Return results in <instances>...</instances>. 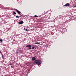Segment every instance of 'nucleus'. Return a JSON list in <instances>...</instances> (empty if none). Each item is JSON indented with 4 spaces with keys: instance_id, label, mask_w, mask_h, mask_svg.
I'll return each mask as SVG.
<instances>
[{
    "instance_id": "nucleus-17",
    "label": "nucleus",
    "mask_w": 76,
    "mask_h": 76,
    "mask_svg": "<svg viewBox=\"0 0 76 76\" xmlns=\"http://www.w3.org/2000/svg\"><path fill=\"white\" fill-rule=\"evenodd\" d=\"M1 53V50H0V53Z\"/></svg>"
},
{
    "instance_id": "nucleus-12",
    "label": "nucleus",
    "mask_w": 76,
    "mask_h": 76,
    "mask_svg": "<svg viewBox=\"0 0 76 76\" xmlns=\"http://www.w3.org/2000/svg\"><path fill=\"white\" fill-rule=\"evenodd\" d=\"M0 41L1 42H3V40H2V39H0Z\"/></svg>"
},
{
    "instance_id": "nucleus-5",
    "label": "nucleus",
    "mask_w": 76,
    "mask_h": 76,
    "mask_svg": "<svg viewBox=\"0 0 76 76\" xmlns=\"http://www.w3.org/2000/svg\"><path fill=\"white\" fill-rule=\"evenodd\" d=\"M18 23H19V24H23V22L22 20L20 22H19Z\"/></svg>"
},
{
    "instance_id": "nucleus-11",
    "label": "nucleus",
    "mask_w": 76,
    "mask_h": 76,
    "mask_svg": "<svg viewBox=\"0 0 76 76\" xmlns=\"http://www.w3.org/2000/svg\"><path fill=\"white\" fill-rule=\"evenodd\" d=\"M20 17V16H19V17H18V15H17L16 16V18H19V17Z\"/></svg>"
},
{
    "instance_id": "nucleus-15",
    "label": "nucleus",
    "mask_w": 76,
    "mask_h": 76,
    "mask_svg": "<svg viewBox=\"0 0 76 76\" xmlns=\"http://www.w3.org/2000/svg\"><path fill=\"white\" fill-rule=\"evenodd\" d=\"M10 65H11V66H12V64L11 63H10Z\"/></svg>"
},
{
    "instance_id": "nucleus-2",
    "label": "nucleus",
    "mask_w": 76,
    "mask_h": 76,
    "mask_svg": "<svg viewBox=\"0 0 76 76\" xmlns=\"http://www.w3.org/2000/svg\"><path fill=\"white\" fill-rule=\"evenodd\" d=\"M26 47L28 48L29 50H31L32 49V48H31V45H26Z\"/></svg>"
},
{
    "instance_id": "nucleus-18",
    "label": "nucleus",
    "mask_w": 76,
    "mask_h": 76,
    "mask_svg": "<svg viewBox=\"0 0 76 76\" xmlns=\"http://www.w3.org/2000/svg\"><path fill=\"white\" fill-rule=\"evenodd\" d=\"M20 15L22 16V17L23 15Z\"/></svg>"
},
{
    "instance_id": "nucleus-13",
    "label": "nucleus",
    "mask_w": 76,
    "mask_h": 76,
    "mask_svg": "<svg viewBox=\"0 0 76 76\" xmlns=\"http://www.w3.org/2000/svg\"><path fill=\"white\" fill-rule=\"evenodd\" d=\"M24 30H25V31H27L28 30L26 28H24Z\"/></svg>"
},
{
    "instance_id": "nucleus-19",
    "label": "nucleus",
    "mask_w": 76,
    "mask_h": 76,
    "mask_svg": "<svg viewBox=\"0 0 76 76\" xmlns=\"http://www.w3.org/2000/svg\"><path fill=\"white\" fill-rule=\"evenodd\" d=\"M76 7V6H75V7Z\"/></svg>"
},
{
    "instance_id": "nucleus-14",
    "label": "nucleus",
    "mask_w": 76,
    "mask_h": 76,
    "mask_svg": "<svg viewBox=\"0 0 76 76\" xmlns=\"http://www.w3.org/2000/svg\"><path fill=\"white\" fill-rule=\"evenodd\" d=\"M38 16H37V15H35L34 16V17H36V18L38 17Z\"/></svg>"
},
{
    "instance_id": "nucleus-6",
    "label": "nucleus",
    "mask_w": 76,
    "mask_h": 76,
    "mask_svg": "<svg viewBox=\"0 0 76 76\" xmlns=\"http://www.w3.org/2000/svg\"><path fill=\"white\" fill-rule=\"evenodd\" d=\"M70 5V4H69V3H67V4H66L65 5H64V6L65 7H66V6H69Z\"/></svg>"
},
{
    "instance_id": "nucleus-8",
    "label": "nucleus",
    "mask_w": 76,
    "mask_h": 76,
    "mask_svg": "<svg viewBox=\"0 0 76 76\" xmlns=\"http://www.w3.org/2000/svg\"><path fill=\"white\" fill-rule=\"evenodd\" d=\"M13 14H14V15H16V13L14 11L13 12Z\"/></svg>"
},
{
    "instance_id": "nucleus-16",
    "label": "nucleus",
    "mask_w": 76,
    "mask_h": 76,
    "mask_svg": "<svg viewBox=\"0 0 76 76\" xmlns=\"http://www.w3.org/2000/svg\"><path fill=\"white\" fill-rule=\"evenodd\" d=\"M11 68H13V66H11Z\"/></svg>"
},
{
    "instance_id": "nucleus-9",
    "label": "nucleus",
    "mask_w": 76,
    "mask_h": 76,
    "mask_svg": "<svg viewBox=\"0 0 76 76\" xmlns=\"http://www.w3.org/2000/svg\"><path fill=\"white\" fill-rule=\"evenodd\" d=\"M2 58H3V59L4 58V57L3 56V54L2 55Z\"/></svg>"
},
{
    "instance_id": "nucleus-20",
    "label": "nucleus",
    "mask_w": 76,
    "mask_h": 76,
    "mask_svg": "<svg viewBox=\"0 0 76 76\" xmlns=\"http://www.w3.org/2000/svg\"><path fill=\"white\" fill-rule=\"evenodd\" d=\"M4 76H7L6 75H4Z\"/></svg>"
},
{
    "instance_id": "nucleus-3",
    "label": "nucleus",
    "mask_w": 76,
    "mask_h": 76,
    "mask_svg": "<svg viewBox=\"0 0 76 76\" xmlns=\"http://www.w3.org/2000/svg\"><path fill=\"white\" fill-rule=\"evenodd\" d=\"M31 59L32 60V61H35V60H36V58L34 57H33Z\"/></svg>"
},
{
    "instance_id": "nucleus-7",
    "label": "nucleus",
    "mask_w": 76,
    "mask_h": 76,
    "mask_svg": "<svg viewBox=\"0 0 76 76\" xmlns=\"http://www.w3.org/2000/svg\"><path fill=\"white\" fill-rule=\"evenodd\" d=\"M35 44H39V45L40 43H38V42H35Z\"/></svg>"
},
{
    "instance_id": "nucleus-4",
    "label": "nucleus",
    "mask_w": 76,
    "mask_h": 76,
    "mask_svg": "<svg viewBox=\"0 0 76 76\" xmlns=\"http://www.w3.org/2000/svg\"><path fill=\"white\" fill-rule=\"evenodd\" d=\"M15 10L17 11V12L18 13V14H19L21 13V12L17 9H15Z\"/></svg>"
},
{
    "instance_id": "nucleus-10",
    "label": "nucleus",
    "mask_w": 76,
    "mask_h": 76,
    "mask_svg": "<svg viewBox=\"0 0 76 76\" xmlns=\"http://www.w3.org/2000/svg\"><path fill=\"white\" fill-rule=\"evenodd\" d=\"M35 48V46H33L32 48V50H34Z\"/></svg>"
},
{
    "instance_id": "nucleus-1",
    "label": "nucleus",
    "mask_w": 76,
    "mask_h": 76,
    "mask_svg": "<svg viewBox=\"0 0 76 76\" xmlns=\"http://www.w3.org/2000/svg\"><path fill=\"white\" fill-rule=\"evenodd\" d=\"M42 63L41 61L39 60H36L34 61V64H36L40 65Z\"/></svg>"
}]
</instances>
